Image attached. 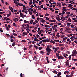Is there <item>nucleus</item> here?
Masks as SVG:
<instances>
[{
    "label": "nucleus",
    "instance_id": "nucleus-1",
    "mask_svg": "<svg viewBox=\"0 0 77 77\" xmlns=\"http://www.w3.org/2000/svg\"><path fill=\"white\" fill-rule=\"evenodd\" d=\"M62 75V73L61 72H59L58 74L57 75V77H60V75Z\"/></svg>",
    "mask_w": 77,
    "mask_h": 77
},
{
    "label": "nucleus",
    "instance_id": "nucleus-2",
    "mask_svg": "<svg viewBox=\"0 0 77 77\" xmlns=\"http://www.w3.org/2000/svg\"><path fill=\"white\" fill-rule=\"evenodd\" d=\"M58 5H59L58 6L59 7H61L62 5H61V4L60 3H58L57 2V6H58Z\"/></svg>",
    "mask_w": 77,
    "mask_h": 77
},
{
    "label": "nucleus",
    "instance_id": "nucleus-3",
    "mask_svg": "<svg viewBox=\"0 0 77 77\" xmlns=\"http://www.w3.org/2000/svg\"><path fill=\"white\" fill-rule=\"evenodd\" d=\"M56 18L57 19V21H60V20H61L60 18L58 17H57V16L56 17Z\"/></svg>",
    "mask_w": 77,
    "mask_h": 77
},
{
    "label": "nucleus",
    "instance_id": "nucleus-4",
    "mask_svg": "<svg viewBox=\"0 0 77 77\" xmlns=\"http://www.w3.org/2000/svg\"><path fill=\"white\" fill-rule=\"evenodd\" d=\"M46 51H48L49 52L51 51V49L50 48H46Z\"/></svg>",
    "mask_w": 77,
    "mask_h": 77
},
{
    "label": "nucleus",
    "instance_id": "nucleus-5",
    "mask_svg": "<svg viewBox=\"0 0 77 77\" xmlns=\"http://www.w3.org/2000/svg\"><path fill=\"white\" fill-rule=\"evenodd\" d=\"M8 12L9 13H10L8 14H7V16L8 18L9 17V16H10L11 15V11H9Z\"/></svg>",
    "mask_w": 77,
    "mask_h": 77
},
{
    "label": "nucleus",
    "instance_id": "nucleus-6",
    "mask_svg": "<svg viewBox=\"0 0 77 77\" xmlns=\"http://www.w3.org/2000/svg\"><path fill=\"white\" fill-rule=\"evenodd\" d=\"M61 19L62 20V21H63L64 20H65V17H61Z\"/></svg>",
    "mask_w": 77,
    "mask_h": 77
},
{
    "label": "nucleus",
    "instance_id": "nucleus-7",
    "mask_svg": "<svg viewBox=\"0 0 77 77\" xmlns=\"http://www.w3.org/2000/svg\"><path fill=\"white\" fill-rule=\"evenodd\" d=\"M73 53H74L75 54H77V51H76L75 50H74L73 51Z\"/></svg>",
    "mask_w": 77,
    "mask_h": 77
},
{
    "label": "nucleus",
    "instance_id": "nucleus-8",
    "mask_svg": "<svg viewBox=\"0 0 77 77\" xmlns=\"http://www.w3.org/2000/svg\"><path fill=\"white\" fill-rule=\"evenodd\" d=\"M26 26H27V27H26V28L27 29H29L30 28V26H29V24H27Z\"/></svg>",
    "mask_w": 77,
    "mask_h": 77
},
{
    "label": "nucleus",
    "instance_id": "nucleus-9",
    "mask_svg": "<svg viewBox=\"0 0 77 77\" xmlns=\"http://www.w3.org/2000/svg\"><path fill=\"white\" fill-rule=\"evenodd\" d=\"M34 47L35 48H36V50H37L38 49V46H36V45L34 44Z\"/></svg>",
    "mask_w": 77,
    "mask_h": 77
},
{
    "label": "nucleus",
    "instance_id": "nucleus-10",
    "mask_svg": "<svg viewBox=\"0 0 77 77\" xmlns=\"http://www.w3.org/2000/svg\"><path fill=\"white\" fill-rule=\"evenodd\" d=\"M20 17H24V16L23 15V14L22 13H20Z\"/></svg>",
    "mask_w": 77,
    "mask_h": 77
},
{
    "label": "nucleus",
    "instance_id": "nucleus-11",
    "mask_svg": "<svg viewBox=\"0 0 77 77\" xmlns=\"http://www.w3.org/2000/svg\"><path fill=\"white\" fill-rule=\"evenodd\" d=\"M50 42H51V43H52V44H55V42L53 41H52V40H51V41H50Z\"/></svg>",
    "mask_w": 77,
    "mask_h": 77
},
{
    "label": "nucleus",
    "instance_id": "nucleus-12",
    "mask_svg": "<svg viewBox=\"0 0 77 77\" xmlns=\"http://www.w3.org/2000/svg\"><path fill=\"white\" fill-rule=\"evenodd\" d=\"M69 21L70 23H71V19L70 18H69L68 20H67V21Z\"/></svg>",
    "mask_w": 77,
    "mask_h": 77
},
{
    "label": "nucleus",
    "instance_id": "nucleus-13",
    "mask_svg": "<svg viewBox=\"0 0 77 77\" xmlns=\"http://www.w3.org/2000/svg\"><path fill=\"white\" fill-rule=\"evenodd\" d=\"M68 7L69 8H70V7H72V5L71 4H69L68 5Z\"/></svg>",
    "mask_w": 77,
    "mask_h": 77
},
{
    "label": "nucleus",
    "instance_id": "nucleus-14",
    "mask_svg": "<svg viewBox=\"0 0 77 77\" xmlns=\"http://www.w3.org/2000/svg\"><path fill=\"white\" fill-rule=\"evenodd\" d=\"M57 57L59 59H62V56L61 55L58 57Z\"/></svg>",
    "mask_w": 77,
    "mask_h": 77
},
{
    "label": "nucleus",
    "instance_id": "nucleus-15",
    "mask_svg": "<svg viewBox=\"0 0 77 77\" xmlns=\"http://www.w3.org/2000/svg\"><path fill=\"white\" fill-rule=\"evenodd\" d=\"M30 23L31 24H33V20H31L30 21Z\"/></svg>",
    "mask_w": 77,
    "mask_h": 77
},
{
    "label": "nucleus",
    "instance_id": "nucleus-16",
    "mask_svg": "<svg viewBox=\"0 0 77 77\" xmlns=\"http://www.w3.org/2000/svg\"><path fill=\"white\" fill-rule=\"evenodd\" d=\"M73 75H74V71H73L72 72H71V75H72V76H73Z\"/></svg>",
    "mask_w": 77,
    "mask_h": 77
},
{
    "label": "nucleus",
    "instance_id": "nucleus-17",
    "mask_svg": "<svg viewBox=\"0 0 77 77\" xmlns=\"http://www.w3.org/2000/svg\"><path fill=\"white\" fill-rule=\"evenodd\" d=\"M53 72L54 74H57V73H58L57 72L56 70H54L53 71Z\"/></svg>",
    "mask_w": 77,
    "mask_h": 77
},
{
    "label": "nucleus",
    "instance_id": "nucleus-18",
    "mask_svg": "<svg viewBox=\"0 0 77 77\" xmlns=\"http://www.w3.org/2000/svg\"><path fill=\"white\" fill-rule=\"evenodd\" d=\"M10 38H13V39H14H14H15V38H16L15 37H14L13 35H11V36H10Z\"/></svg>",
    "mask_w": 77,
    "mask_h": 77
},
{
    "label": "nucleus",
    "instance_id": "nucleus-19",
    "mask_svg": "<svg viewBox=\"0 0 77 77\" xmlns=\"http://www.w3.org/2000/svg\"><path fill=\"white\" fill-rule=\"evenodd\" d=\"M15 42H13L11 45L12 46H15Z\"/></svg>",
    "mask_w": 77,
    "mask_h": 77
},
{
    "label": "nucleus",
    "instance_id": "nucleus-20",
    "mask_svg": "<svg viewBox=\"0 0 77 77\" xmlns=\"http://www.w3.org/2000/svg\"><path fill=\"white\" fill-rule=\"evenodd\" d=\"M23 35H27V33L26 32H24L23 33Z\"/></svg>",
    "mask_w": 77,
    "mask_h": 77
},
{
    "label": "nucleus",
    "instance_id": "nucleus-21",
    "mask_svg": "<svg viewBox=\"0 0 77 77\" xmlns=\"http://www.w3.org/2000/svg\"><path fill=\"white\" fill-rule=\"evenodd\" d=\"M69 62H67V63H66V66H69Z\"/></svg>",
    "mask_w": 77,
    "mask_h": 77
},
{
    "label": "nucleus",
    "instance_id": "nucleus-22",
    "mask_svg": "<svg viewBox=\"0 0 77 77\" xmlns=\"http://www.w3.org/2000/svg\"><path fill=\"white\" fill-rule=\"evenodd\" d=\"M45 18H46V19L47 20H49V18L47 17H45Z\"/></svg>",
    "mask_w": 77,
    "mask_h": 77
},
{
    "label": "nucleus",
    "instance_id": "nucleus-23",
    "mask_svg": "<svg viewBox=\"0 0 77 77\" xmlns=\"http://www.w3.org/2000/svg\"><path fill=\"white\" fill-rule=\"evenodd\" d=\"M13 26H14L15 27H17V25H16V24L15 23H13Z\"/></svg>",
    "mask_w": 77,
    "mask_h": 77
},
{
    "label": "nucleus",
    "instance_id": "nucleus-24",
    "mask_svg": "<svg viewBox=\"0 0 77 77\" xmlns=\"http://www.w3.org/2000/svg\"><path fill=\"white\" fill-rule=\"evenodd\" d=\"M42 48H42V47H38V49L39 50H42Z\"/></svg>",
    "mask_w": 77,
    "mask_h": 77
},
{
    "label": "nucleus",
    "instance_id": "nucleus-25",
    "mask_svg": "<svg viewBox=\"0 0 77 77\" xmlns=\"http://www.w3.org/2000/svg\"><path fill=\"white\" fill-rule=\"evenodd\" d=\"M0 31L1 32H3V29H2V28H1L0 29Z\"/></svg>",
    "mask_w": 77,
    "mask_h": 77
},
{
    "label": "nucleus",
    "instance_id": "nucleus-26",
    "mask_svg": "<svg viewBox=\"0 0 77 77\" xmlns=\"http://www.w3.org/2000/svg\"><path fill=\"white\" fill-rule=\"evenodd\" d=\"M32 19H35V16H34V15H32Z\"/></svg>",
    "mask_w": 77,
    "mask_h": 77
},
{
    "label": "nucleus",
    "instance_id": "nucleus-27",
    "mask_svg": "<svg viewBox=\"0 0 77 77\" xmlns=\"http://www.w3.org/2000/svg\"><path fill=\"white\" fill-rule=\"evenodd\" d=\"M11 20V19L7 18L6 19V21H10Z\"/></svg>",
    "mask_w": 77,
    "mask_h": 77
},
{
    "label": "nucleus",
    "instance_id": "nucleus-28",
    "mask_svg": "<svg viewBox=\"0 0 77 77\" xmlns=\"http://www.w3.org/2000/svg\"><path fill=\"white\" fill-rule=\"evenodd\" d=\"M62 11H65V12H66L67 11V10H66V9H62Z\"/></svg>",
    "mask_w": 77,
    "mask_h": 77
},
{
    "label": "nucleus",
    "instance_id": "nucleus-29",
    "mask_svg": "<svg viewBox=\"0 0 77 77\" xmlns=\"http://www.w3.org/2000/svg\"><path fill=\"white\" fill-rule=\"evenodd\" d=\"M54 41H55V42H59V40H57L56 39H55L54 40Z\"/></svg>",
    "mask_w": 77,
    "mask_h": 77
},
{
    "label": "nucleus",
    "instance_id": "nucleus-30",
    "mask_svg": "<svg viewBox=\"0 0 77 77\" xmlns=\"http://www.w3.org/2000/svg\"><path fill=\"white\" fill-rule=\"evenodd\" d=\"M23 10H25V11H26V10H27L26 7H25L24 8H23Z\"/></svg>",
    "mask_w": 77,
    "mask_h": 77
},
{
    "label": "nucleus",
    "instance_id": "nucleus-31",
    "mask_svg": "<svg viewBox=\"0 0 77 77\" xmlns=\"http://www.w3.org/2000/svg\"><path fill=\"white\" fill-rule=\"evenodd\" d=\"M7 36H8V37H10V35L8 34H5Z\"/></svg>",
    "mask_w": 77,
    "mask_h": 77
},
{
    "label": "nucleus",
    "instance_id": "nucleus-32",
    "mask_svg": "<svg viewBox=\"0 0 77 77\" xmlns=\"http://www.w3.org/2000/svg\"><path fill=\"white\" fill-rule=\"evenodd\" d=\"M74 26H75L73 25V24H72L71 25V27L72 28H74Z\"/></svg>",
    "mask_w": 77,
    "mask_h": 77
},
{
    "label": "nucleus",
    "instance_id": "nucleus-33",
    "mask_svg": "<svg viewBox=\"0 0 77 77\" xmlns=\"http://www.w3.org/2000/svg\"><path fill=\"white\" fill-rule=\"evenodd\" d=\"M72 56H75V54L73 53V54H72Z\"/></svg>",
    "mask_w": 77,
    "mask_h": 77
},
{
    "label": "nucleus",
    "instance_id": "nucleus-34",
    "mask_svg": "<svg viewBox=\"0 0 77 77\" xmlns=\"http://www.w3.org/2000/svg\"><path fill=\"white\" fill-rule=\"evenodd\" d=\"M33 13H34V14H36V13H37L36 10L35 11H33Z\"/></svg>",
    "mask_w": 77,
    "mask_h": 77
},
{
    "label": "nucleus",
    "instance_id": "nucleus-35",
    "mask_svg": "<svg viewBox=\"0 0 77 77\" xmlns=\"http://www.w3.org/2000/svg\"><path fill=\"white\" fill-rule=\"evenodd\" d=\"M68 37H65V38H63V40H65L66 39H68Z\"/></svg>",
    "mask_w": 77,
    "mask_h": 77
},
{
    "label": "nucleus",
    "instance_id": "nucleus-36",
    "mask_svg": "<svg viewBox=\"0 0 77 77\" xmlns=\"http://www.w3.org/2000/svg\"><path fill=\"white\" fill-rule=\"evenodd\" d=\"M9 8L10 10H12L13 9V8L11 6H9Z\"/></svg>",
    "mask_w": 77,
    "mask_h": 77
},
{
    "label": "nucleus",
    "instance_id": "nucleus-37",
    "mask_svg": "<svg viewBox=\"0 0 77 77\" xmlns=\"http://www.w3.org/2000/svg\"><path fill=\"white\" fill-rule=\"evenodd\" d=\"M6 29L7 30V31H9V27H7Z\"/></svg>",
    "mask_w": 77,
    "mask_h": 77
},
{
    "label": "nucleus",
    "instance_id": "nucleus-38",
    "mask_svg": "<svg viewBox=\"0 0 77 77\" xmlns=\"http://www.w3.org/2000/svg\"><path fill=\"white\" fill-rule=\"evenodd\" d=\"M32 47H33V45H31L29 46V48H32Z\"/></svg>",
    "mask_w": 77,
    "mask_h": 77
},
{
    "label": "nucleus",
    "instance_id": "nucleus-39",
    "mask_svg": "<svg viewBox=\"0 0 77 77\" xmlns=\"http://www.w3.org/2000/svg\"><path fill=\"white\" fill-rule=\"evenodd\" d=\"M29 14L30 15H32V12L29 11Z\"/></svg>",
    "mask_w": 77,
    "mask_h": 77
},
{
    "label": "nucleus",
    "instance_id": "nucleus-40",
    "mask_svg": "<svg viewBox=\"0 0 77 77\" xmlns=\"http://www.w3.org/2000/svg\"><path fill=\"white\" fill-rule=\"evenodd\" d=\"M66 29H67V30H71V29L69 27H67Z\"/></svg>",
    "mask_w": 77,
    "mask_h": 77
},
{
    "label": "nucleus",
    "instance_id": "nucleus-41",
    "mask_svg": "<svg viewBox=\"0 0 77 77\" xmlns=\"http://www.w3.org/2000/svg\"><path fill=\"white\" fill-rule=\"evenodd\" d=\"M63 44H60L59 46H60V47H62L63 46Z\"/></svg>",
    "mask_w": 77,
    "mask_h": 77
},
{
    "label": "nucleus",
    "instance_id": "nucleus-42",
    "mask_svg": "<svg viewBox=\"0 0 77 77\" xmlns=\"http://www.w3.org/2000/svg\"><path fill=\"white\" fill-rule=\"evenodd\" d=\"M22 41L23 42H26V41L24 40H22Z\"/></svg>",
    "mask_w": 77,
    "mask_h": 77
},
{
    "label": "nucleus",
    "instance_id": "nucleus-43",
    "mask_svg": "<svg viewBox=\"0 0 77 77\" xmlns=\"http://www.w3.org/2000/svg\"><path fill=\"white\" fill-rule=\"evenodd\" d=\"M46 40L45 39V40H42V41L43 42H46Z\"/></svg>",
    "mask_w": 77,
    "mask_h": 77
},
{
    "label": "nucleus",
    "instance_id": "nucleus-44",
    "mask_svg": "<svg viewBox=\"0 0 77 77\" xmlns=\"http://www.w3.org/2000/svg\"><path fill=\"white\" fill-rule=\"evenodd\" d=\"M11 42H14V40H13L12 38H11Z\"/></svg>",
    "mask_w": 77,
    "mask_h": 77
},
{
    "label": "nucleus",
    "instance_id": "nucleus-45",
    "mask_svg": "<svg viewBox=\"0 0 77 77\" xmlns=\"http://www.w3.org/2000/svg\"><path fill=\"white\" fill-rule=\"evenodd\" d=\"M13 35H14V36H17V34L15 33H13Z\"/></svg>",
    "mask_w": 77,
    "mask_h": 77
},
{
    "label": "nucleus",
    "instance_id": "nucleus-46",
    "mask_svg": "<svg viewBox=\"0 0 77 77\" xmlns=\"http://www.w3.org/2000/svg\"><path fill=\"white\" fill-rule=\"evenodd\" d=\"M66 14L67 15H69V14H70V13L69 12H66Z\"/></svg>",
    "mask_w": 77,
    "mask_h": 77
},
{
    "label": "nucleus",
    "instance_id": "nucleus-47",
    "mask_svg": "<svg viewBox=\"0 0 77 77\" xmlns=\"http://www.w3.org/2000/svg\"><path fill=\"white\" fill-rule=\"evenodd\" d=\"M57 27V25H55L54 26V28Z\"/></svg>",
    "mask_w": 77,
    "mask_h": 77
},
{
    "label": "nucleus",
    "instance_id": "nucleus-48",
    "mask_svg": "<svg viewBox=\"0 0 77 77\" xmlns=\"http://www.w3.org/2000/svg\"><path fill=\"white\" fill-rule=\"evenodd\" d=\"M36 36H37L36 38H38V37H39V35L38 34H37V35H36Z\"/></svg>",
    "mask_w": 77,
    "mask_h": 77
},
{
    "label": "nucleus",
    "instance_id": "nucleus-49",
    "mask_svg": "<svg viewBox=\"0 0 77 77\" xmlns=\"http://www.w3.org/2000/svg\"><path fill=\"white\" fill-rule=\"evenodd\" d=\"M29 53L30 54H32V51H29Z\"/></svg>",
    "mask_w": 77,
    "mask_h": 77
},
{
    "label": "nucleus",
    "instance_id": "nucleus-50",
    "mask_svg": "<svg viewBox=\"0 0 77 77\" xmlns=\"http://www.w3.org/2000/svg\"><path fill=\"white\" fill-rule=\"evenodd\" d=\"M71 55H69V60H71Z\"/></svg>",
    "mask_w": 77,
    "mask_h": 77
},
{
    "label": "nucleus",
    "instance_id": "nucleus-51",
    "mask_svg": "<svg viewBox=\"0 0 77 77\" xmlns=\"http://www.w3.org/2000/svg\"><path fill=\"white\" fill-rule=\"evenodd\" d=\"M52 60L53 61H54V62H56V60L55 59H53Z\"/></svg>",
    "mask_w": 77,
    "mask_h": 77
},
{
    "label": "nucleus",
    "instance_id": "nucleus-52",
    "mask_svg": "<svg viewBox=\"0 0 77 77\" xmlns=\"http://www.w3.org/2000/svg\"><path fill=\"white\" fill-rule=\"evenodd\" d=\"M64 37H65V35H61V38H63Z\"/></svg>",
    "mask_w": 77,
    "mask_h": 77
},
{
    "label": "nucleus",
    "instance_id": "nucleus-53",
    "mask_svg": "<svg viewBox=\"0 0 77 77\" xmlns=\"http://www.w3.org/2000/svg\"><path fill=\"white\" fill-rule=\"evenodd\" d=\"M45 27H48V25H45Z\"/></svg>",
    "mask_w": 77,
    "mask_h": 77
},
{
    "label": "nucleus",
    "instance_id": "nucleus-54",
    "mask_svg": "<svg viewBox=\"0 0 77 77\" xmlns=\"http://www.w3.org/2000/svg\"><path fill=\"white\" fill-rule=\"evenodd\" d=\"M36 58H37V57L34 56L33 58V60H35V59H36Z\"/></svg>",
    "mask_w": 77,
    "mask_h": 77
},
{
    "label": "nucleus",
    "instance_id": "nucleus-55",
    "mask_svg": "<svg viewBox=\"0 0 77 77\" xmlns=\"http://www.w3.org/2000/svg\"><path fill=\"white\" fill-rule=\"evenodd\" d=\"M58 45H59L58 43H56V46H57V47Z\"/></svg>",
    "mask_w": 77,
    "mask_h": 77
},
{
    "label": "nucleus",
    "instance_id": "nucleus-56",
    "mask_svg": "<svg viewBox=\"0 0 77 77\" xmlns=\"http://www.w3.org/2000/svg\"><path fill=\"white\" fill-rule=\"evenodd\" d=\"M67 25H68V26H69V25L71 24V23H67Z\"/></svg>",
    "mask_w": 77,
    "mask_h": 77
},
{
    "label": "nucleus",
    "instance_id": "nucleus-57",
    "mask_svg": "<svg viewBox=\"0 0 77 77\" xmlns=\"http://www.w3.org/2000/svg\"><path fill=\"white\" fill-rule=\"evenodd\" d=\"M46 42H50V40L48 39H45Z\"/></svg>",
    "mask_w": 77,
    "mask_h": 77
},
{
    "label": "nucleus",
    "instance_id": "nucleus-58",
    "mask_svg": "<svg viewBox=\"0 0 77 77\" xmlns=\"http://www.w3.org/2000/svg\"><path fill=\"white\" fill-rule=\"evenodd\" d=\"M45 16H49V14H48V13H46L45 14Z\"/></svg>",
    "mask_w": 77,
    "mask_h": 77
},
{
    "label": "nucleus",
    "instance_id": "nucleus-59",
    "mask_svg": "<svg viewBox=\"0 0 77 77\" xmlns=\"http://www.w3.org/2000/svg\"><path fill=\"white\" fill-rule=\"evenodd\" d=\"M43 9H44V10H47V8H43Z\"/></svg>",
    "mask_w": 77,
    "mask_h": 77
},
{
    "label": "nucleus",
    "instance_id": "nucleus-60",
    "mask_svg": "<svg viewBox=\"0 0 77 77\" xmlns=\"http://www.w3.org/2000/svg\"><path fill=\"white\" fill-rule=\"evenodd\" d=\"M55 14H58L59 13V11H55Z\"/></svg>",
    "mask_w": 77,
    "mask_h": 77
},
{
    "label": "nucleus",
    "instance_id": "nucleus-61",
    "mask_svg": "<svg viewBox=\"0 0 77 77\" xmlns=\"http://www.w3.org/2000/svg\"><path fill=\"white\" fill-rule=\"evenodd\" d=\"M24 22L25 23H27V21H26L25 20H24Z\"/></svg>",
    "mask_w": 77,
    "mask_h": 77
},
{
    "label": "nucleus",
    "instance_id": "nucleus-62",
    "mask_svg": "<svg viewBox=\"0 0 77 77\" xmlns=\"http://www.w3.org/2000/svg\"><path fill=\"white\" fill-rule=\"evenodd\" d=\"M53 2V0H50L49 1V2L51 3V2Z\"/></svg>",
    "mask_w": 77,
    "mask_h": 77
},
{
    "label": "nucleus",
    "instance_id": "nucleus-63",
    "mask_svg": "<svg viewBox=\"0 0 77 77\" xmlns=\"http://www.w3.org/2000/svg\"><path fill=\"white\" fill-rule=\"evenodd\" d=\"M27 12H28V11H25V13L26 14H27Z\"/></svg>",
    "mask_w": 77,
    "mask_h": 77
},
{
    "label": "nucleus",
    "instance_id": "nucleus-64",
    "mask_svg": "<svg viewBox=\"0 0 77 77\" xmlns=\"http://www.w3.org/2000/svg\"><path fill=\"white\" fill-rule=\"evenodd\" d=\"M41 8H43V5H41L40 6Z\"/></svg>",
    "mask_w": 77,
    "mask_h": 77
}]
</instances>
